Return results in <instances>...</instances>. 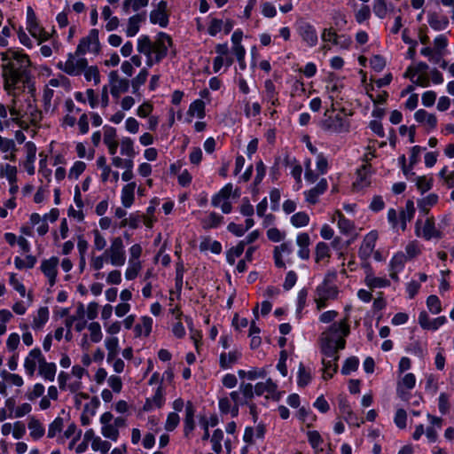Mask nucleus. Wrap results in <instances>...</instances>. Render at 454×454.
Here are the masks:
<instances>
[{
  "mask_svg": "<svg viewBox=\"0 0 454 454\" xmlns=\"http://www.w3.org/2000/svg\"><path fill=\"white\" fill-rule=\"evenodd\" d=\"M4 89L12 97L9 103L11 121L22 129L36 127L43 119V113L32 95H21L20 83L28 82L29 57L20 51L9 49L1 52Z\"/></svg>",
  "mask_w": 454,
  "mask_h": 454,
  "instance_id": "f257e3e1",
  "label": "nucleus"
},
{
  "mask_svg": "<svg viewBox=\"0 0 454 454\" xmlns=\"http://www.w3.org/2000/svg\"><path fill=\"white\" fill-rule=\"evenodd\" d=\"M350 333L348 317L332 324L320 336V350L323 354V379L328 380L337 372L338 352L345 348L346 337Z\"/></svg>",
  "mask_w": 454,
  "mask_h": 454,
  "instance_id": "f03ea898",
  "label": "nucleus"
},
{
  "mask_svg": "<svg viewBox=\"0 0 454 454\" xmlns=\"http://www.w3.org/2000/svg\"><path fill=\"white\" fill-rule=\"evenodd\" d=\"M171 45L172 40L170 36L160 32L153 42L147 35H140L137 39V51L139 54L145 57L146 67H152L167 56L168 48Z\"/></svg>",
  "mask_w": 454,
  "mask_h": 454,
  "instance_id": "7ed1b4c3",
  "label": "nucleus"
},
{
  "mask_svg": "<svg viewBox=\"0 0 454 454\" xmlns=\"http://www.w3.org/2000/svg\"><path fill=\"white\" fill-rule=\"evenodd\" d=\"M339 289L337 286L330 282L327 278L319 284L316 288L315 302L317 310H321L327 306L329 301L337 299Z\"/></svg>",
  "mask_w": 454,
  "mask_h": 454,
  "instance_id": "20e7f679",
  "label": "nucleus"
},
{
  "mask_svg": "<svg viewBox=\"0 0 454 454\" xmlns=\"http://www.w3.org/2000/svg\"><path fill=\"white\" fill-rule=\"evenodd\" d=\"M104 254L111 265L114 267L123 266L126 262V250L122 239L114 237L110 239V246L104 251Z\"/></svg>",
  "mask_w": 454,
  "mask_h": 454,
  "instance_id": "39448f33",
  "label": "nucleus"
},
{
  "mask_svg": "<svg viewBox=\"0 0 454 454\" xmlns=\"http://www.w3.org/2000/svg\"><path fill=\"white\" fill-rule=\"evenodd\" d=\"M428 66L425 62H418L407 67L403 76L409 78L413 83L420 87L429 86L427 75Z\"/></svg>",
  "mask_w": 454,
  "mask_h": 454,
  "instance_id": "423d86ee",
  "label": "nucleus"
},
{
  "mask_svg": "<svg viewBox=\"0 0 454 454\" xmlns=\"http://www.w3.org/2000/svg\"><path fill=\"white\" fill-rule=\"evenodd\" d=\"M88 65L84 58H76L75 55L69 53L65 62H59L57 67L71 76H77L82 74Z\"/></svg>",
  "mask_w": 454,
  "mask_h": 454,
  "instance_id": "0eeeda50",
  "label": "nucleus"
},
{
  "mask_svg": "<svg viewBox=\"0 0 454 454\" xmlns=\"http://www.w3.org/2000/svg\"><path fill=\"white\" fill-rule=\"evenodd\" d=\"M320 126L322 129L330 133H344L349 130V122L341 114L325 116Z\"/></svg>",
  "mask_w": 454,
  "mask_h": 454,
  "instance_id": "6e6552de",
  "label": "nucleus"
},
{
  "mask_svg": "<svg viewBox=\"0 0 454 454\" xmlns=\"http://www.w3.org/2000/svg\"><path fill=\"white\" fill-rule=\"evenodd\" d=\"M232 188L231 184H227L211 199V205L215 207H220L223 214H230L232 210V205L230 201Z\"/></svg>",
  "mask_w": 454,
  "mask_h": 454,
  "instance_id": "1a4fd4ad",
  "label": "nucleus"
},
{
  "mask_svg": "<svg viewBox=\"0 0 454 454\" xmlns=\"http://www.w3.org/2000/svg\"><path fill=\"white\" fill-rule=\"evenodd\" d=\"M99 51L98 32L91 29L89 35L81 39L76 51V56H82L86 53H98Z\"/></svg>",
  "mask_w": 454,
  "mask_h": 454,
  "instance_id": "9d476101",
  "label": "nucleus"
},
{
  "mask_svg": "<svg viewBox=\"0 0 454 454\" xmlns=\"http://www.w3.org/2000/svg\"><path fill=\"white\" fill-rule=\"evenodd\" d=\"M415 233L418 237H422L427 240L442 238V232L436 229L434 217H427L424 223L418 219Z\"/></svg>",
  "mask_w": 454,
  "mask_h": 454,
  "instance_id": "9b49d317",
  "label": "nucleus"
},
{
  "mask_svg": "<svg viewBox=\"0 0 454 454\" xmlns=\"http://www.w3.org/2000/svg\"><path fill=\"white\" fill-rule=\"evenodd\" d=\"M44 360L45 357L39 348H32L24 358L23 367L26 374L34 377Z\"/></svg>",
  "mask_w": 454,
  "mask_h": 454,
  "instance_id": "f8f14e48",
  "label": "nucleus"
},
{
  "mask_svg": "<svg viewBox=\"0 0 454 454\" xmlns=\"http://www.w3.org/2000/svg\"><path fill=\"white\" fill-rule=\"evenodd\" d=\"M108 77L110 93L115 98H118L121 94L127 92L131 86L130 81L121 77L117 71H111Z\"/></svg>",
  "mask_w": 454,
  "mask_h": 454,
  "instance_id": "ddd939ff",
  "label": "nucleus"
},
{
  "mask_svg": "<svg viewBox=\"0 0 454 454\" xmlns=\"http://www.w3.org/2000/svg\"><path fill=\"white\" fill-rule=\"evenodd\" d=\"M297 33L307 46L314 47L317 44V32L310 23L301 22L297 27Z\"/></svg>",
  "mask_w": 454,
  "mask_h": 454,
  "instance_id": "4468645a",
  "label": "nucleus"
},
{
  "mask_svg": "<svg viewBox=\"0 0 454 454\" xmlns=\"http://www.w3.org/2000/svg\"><path fill=\"white\" fill-rule=\"evenodd\" d=\"M377 239V231H371L364 236L358 250V256L361 260L366 262L372 256L374 252Z\"/></svg>",
  "mask_w": 454,
  "mask_h": 454,
  "instance_id": "2eb2a0df",
  "label": "nucleus"
},
{
  "mask_svg": "<svg viewBox=\"0 0 454 454\" xmlns=\"http://www.w3.org/2000/svg\"><path fill=\"white\" fill-rule=\"evenodd\" d=\"M254 393L258 396L265 395L266 398L275 400L280 398V394L278 392V386L271 379H267L266 381L256 383L254 386Z\"/></svg>",
  "mask_w": 454,
  "mask_h": 454,
  "instance_id": "dca6fc26",
  "label": "nucleus"
},
{
  "mask_svg": "<svg viewBox=\"0 0 454 454\" xmlns=\"http://www.w3.org/2000/svg\"><path fill=\"white\" fill-rule=\"evenodd\" d=\"M59 263V258L56 256H51L49 259L43 260L40 266L41 270L48 278V281L51 286L56 283Z\"/></svg>",
  "mask_w": 454,
  "mask_h": 454,
  "instance_id": "f3484780",
  "label": "nucleus"
},
{
  "mask_svg": "<svg viewBox=\"0 0 454 454\" xmlns=\"http://www.w3.org/2000/svg\"><path fill=\"white\" fill-rule=\"evenodd\" d=\"M339 408L344 419L349 426L359 427L364 423V419L353 412L347 399L340 398L339 400Z\"/></svg>",
  "mask_w": 454,
  "mask_h": 454,
  "instance_id": "a211bd4d",
  "label": "nucleus"
},
{
  "mask_svg": "<svg viewBox=\"0 0 454 454\" xmlns=\"http://www.w3.org/2000/svg\"><path fill=\"white\" fill-rule=\"evenodd\" d=\"M407 257L403 252L395 253L389 261V276L395 281L399 280L398 274L404 269Z\"/></svg>",
  "mask_w": 454,
  "mask_h": 454,
  "instance_id": "6ab92c4d",
  "label": "nucleus"
},
{
  "mask_svg": "<svg viewBox=\"0 0 454 454\" xmlns=\"http://www.w3.org/2000/svg\"><path fill=\"white\" fill-rule=\"evenodd\" d=\"M327 188L328 182L326 178H321L315 186L304 192L306 202L310 205L317 204L319 197L326 192Z\"/></svg>",
  "mask_w": 454,
  "mask_h": 454,
  "instance_id": "aec40b11",
  "label": "nucleus"
},
{
  "mask_svg": "<svg viewBox=\"0 0 454 454\" xmlns=\"http://www.w3.org/2000/svg\"><path fill=\"white\" fill-rule=\"evenodd\" d=\"M364 267L366 268L364 283L369 288H384L390 286V281L387 278L374 276L372 268L367 262L364 264Z\"/></svg>",
  "mask_w": 454,
  "mask_h": 454,
  "instance_id": "412c9836",
  "label": "nucleus"
},
{
  "mask_svg": "<svg viewBox=\"0 0 454 454\" xmlns=\"http://www.w3.org/2000/svg\"><path fill=\"white\" fill-rule=\"evenodd\" d=\"M168 4L166 1L159 2L157 9L150 13V21L153 24H158L161 27H166L168 24V16L167 14Z\"/></svg>",
  "mask_w": 454,
  "mask_h": 454,
  "instance_id": "4be33fe9",
  "label": "nucleus"
},
{
  "mask_svg": "<svg viewBox=\"0 0 454 454\" xmlns=\"http://www.w3.org/2000/svg\"><path fill=\"white\" fill-rule=\"evenodd\" d=\"M414 119L421 124L427 131L435 129L437 126V117L424 109H419L414 114Z\"/></svg>",
  "mask_w": 454,
  "mask_h": 454,
  "instance_id": "5701e85b",
  "label": "nucleus"
},
{
  "mask_svg": "<svg viewBox=\"0 0 454 454\" xmlns=\"http://www.w3.org/2000/svg\"><path fill=\"white\" fill-rule=\"evenodd\" d=\"M103 130V142L106 145L108 153L111 155H115L119 145L116 129L111 126H105Z\"/></svg>",
  "mask_w": 454,
  "mask_h": 454,
  "instance_id": "b1692460",
  "label": "nucleus"
},
{
  "mask_svg": "<svg viewBox=\"0 0 454 454\" xmlns=\"http://www.w3.org/2000/svg\"><path fill=\"white\" fill-rule=\"evenodd\" d=\"M429 426L426 428V436L429 442H435L438 439V430L442 427V419L430 413L427 414Z\"/></svg>",
  "mask_w": 454,
  "mask_h": 454,
  "instance_id": "393cba45",
  "label": "nucleus"
},
{
  "mask_svg": "<svg viewBox=\"0 0 454 454\" xmlns=\"http://www.w3.org/2000/svg\"><path fill=\"white\" fill-rule=\"evenodd\" d=\"M419 325L423 329L435 331L446 323V317L442 316L434 319H430L426 311H421L418 318Z\"/></svg>",
  "mask_w": 454,
  "mask_h": 454,
  "instance_id": "a878e982",
  "label": "nucleus"
},
{
  "mask_svg": "<svg viewBox=\"0 0 454 454\" xmlns=\"http://www.w3.org/2000/svg\"><path fill=\"white\" fill-rule=\"evenodd\" d=\"M293 253V244L291 241L283 242L274 248V262L277 267L285 268L286 262L284 257L290 255Z\"/></svg>",
  "mask_w": 454,
  "mask_h": 454,
  "instance_id": "bb28decb",
  "label": "nucleus"
},
{
  "mask_svg": "<svg viewBox=\"0 0 454 454\" xmlns=\"http://www.w3.org/2000/svg\"><path fill=\"white\" fill-rule=\"evenodd\" d=\"M240 357L241 352L239 349L222 352L219 356V365L223 370L230 369L238 363Z\"/></svg>",
  "mask_w": 454,
  "mask_h": 454,
  "instance_id": "cd10ccee",
  "label": "nucleus"
},
{
  "mask_svg": "<svg viewBox=\"0 0 454 454\" xmlns=\"http://www.w3.org/2000/svg\"><path fill=\"white\" fill-rule=\"evenodd\" d=\"M27 428L30 437L35 441L40 440L45 434L43 423L34 416L27 419Z\"/></svg>",
  "mask_w": 454,
  "mask_h": 454,
  "instance_id": "c85d7f7f",
  "label": "nucleus"
},
{
  "mask_svg": "<svg viewBox=\"0 0 454 454\" xmlns=\"http://www.w3.org/2000/svg\"><path fill=\"white\" fill-rule=\"evenodd\" d=\"M296 244L299 247V250L297 252L298 256L301 260H308L310 255L309 245H310V238L308 233L301 232L296 236Z\"/></svg>",
  "mask_w": 454,
  "mask_h": 454,
  "instance_id": "c756f323",
  "label": "nucleus"
},
{
  "mask_svg": "<svg viewBox=\"0 0 454 454\" xmlns=\"http://www.w3.org/2000/svg\"><path fill=\"white\" fill-rule=\"evenodd\" d=\"M165 403L164 390L161 385H159L154 395L147 398L144 405L145 411H153L160 408Z\"/></svg>",
  "mask_w": 454,
  "mask_h": 454,
  "instance_id": "7c9ffc66",
  "label": "nucleus"
},
{
  "mask_svg": "<svg viewBox=\"0 0 454 454\" xmlns=\"http://www.w3.org/2000/svg\"><path fill=\"white\" fill-rule=\"evenodd\" d=\"M153 320L148 316H143L140 321L134 326L136 337H148L153 330Z\"/></svg>",
  "mask_w": 454,
  "mask_h": 454,
  "instance_id": "2f4dec72",
  "label": "nucleus"
},
{
  "mask_svg": "<svg viewBox=\"0 0 454 454\" xmlns=\"http://www.w3.org/2000/svg\"><path fill=\"white\" fill-rule=\"evenodd\" d=\"M337 221V225L342 234H351L355 229V224L352 221L346 218L340 211H336L332 216V222Z\"/></svg>",
  "mask_w": 454,
  "mask_h": 454,
  "instance_id": "473e14b6",
  "label": "nucleus"
},
{
  "mask_svg": "<svg viewBox=\"0 0 454 454\" xmlns=\"http://www.w3.org/2000/svg\"><path fill=\"white\" fill-rule=\"evenodd\" d=\"M27 29L34 38L39 41V43L49 39L48 33L39 26L36 18L27 20Z\"/></svg>",
  "mask_w": 454,
  "mask_h": 454,
  "instance_id": "72a5a7b5",
  "label": "nucleus"
},
{
  "mask_svg": "<svg viewBox=\"0 0 454 454\" xmlns=\"http://www.w3.org/2000/svg\"><path fill=\"white\" fill-rule=\"evenodd\" d=\"M195 408L192 402H187L185 404V418L184 422V433L188 436L195 428Z\"/></svg>",
  "mask_w": 454,
  "mask_h": 454,
  "instance_id": "f704fd0d",
  "label": "nucleus"
},
{
  "mask_svg": "<svg viewBox=\"0 0 454 454\" xmlns=\"http://www.w3.org/2000/svg\"><path fill=\"white\" fill-rule=\"evenodd\" d=\"M427 22L430 27L435 31L444 30L449 26L448 17L436 12L428 14Z\"/></svg>",
  "mask_w": 454,
  "mask_h": 454,
  "instance_id": "c9c22d12",
  "label": "nucleus"
},
{
  "mask_svg": "<svg viewBox=\"0 0 454 454\" xmlns=\"http://www.w3.org/2000/svg\"><path fill=\"white\" fill-rule=\"evenodd\" d=\"M356 174L357 177L354 185L357 189H363L371 184V166L369 164H364Z\"/></svg>",
  "mask_w": 454,
  "mask_h": 454,
  "instance_id": "e433bc0d",
  "label": "nucleus"
},
{
  "mask_svg": "<svg viewBox=\"0 0 454 454\" xmlns=\"http://www.w3.org/2000/svg\"><path fill=\"white\" fill-rule=\"evenodd\" d=\"M57 373V365L53 362H47L46 359L40 364L38 369V375L44 380L52 382L55 380Z\"/></svg>",
  "mask_w": 454,
  "mask_h": 454,
  "instance_id": "4c0bfd02",
  "label": "nucleus"
},
{
  "mask_svg": "<svg viewBox=\"0 0 454 454\" xmlns=\"http://www.w3.org/2000/svg\"><path fill=\"white\" fill-rule=\"evenodd\" d=\"M49 309L47 307L39 308L33 315L31 327L35 330H41L49 320Z\"/></svg>",
  "mask_w": 454,
  "mask_h": 454,
  "instance_id": "58836bf2",
  "label": "nucleus"
},
{
  "mask_svg": "<svg viewBox=\"0 0 454 454\" xmlns=\"http://www.w3.org/2000/svg\"><path fill=\"white\" fill-rule=\"evenodd\" d=\"M136 183L131 182L127 184L121 189V200L124 207L129 208L132 206L135 200Z\"/></svg>",
  "mask_w": 454,
  "mask_h": 454,
  "instance_id": "ea45409f",
  "label": "nucleus"
},
{
  "mask_svg": "<svg viewBox=\"0 0 454 454\" xmlns=\"http://www.w3.org/2000/svg\"><path fill=\"white\" fill-rule=\"evenodd\" d=\"M438 200L439 197L436 193H429L417 200L418 208L420 213L427 215L430 208L438 203Z\"/></svg>",
  "mask_w": 454,
  "mask_h": 454,
  "instance_id": "a19ab883",
  "label": "nucleus"
},
{
  "mask_svg": "<svg viewBox=\"0 0 454 454\" xmlns=\"http://www.w3.org/2000/svg\"><path fill=\"white\" fill-rule=\"evenodd\" d=\"M238 375L240 379L255 380L257 379H264L267 376V371L264 368L254 367L247 371L239 370Z\"/></svg>",
  "mask_w": 454,
  "mask_h": 454,
  "instance_id": "79ce46f5",
  "label": "nucleus"
},
{
  "mask_svg": "<svg viewBox=\"0 0 454 454\" xmlns=\"http://www.w3.org/2000/svg\"><path fill=\"white\" fill-rule=\"evenodd\" d=\"M82 387L83 386L82 380L71 377V380L68 381L67 387H66L64 391H69L70 393L74 394L76 399H78V397L88 399L89 395L81 391Z\"/></svg>",
  "mask_w": 454,
  "mask_h": 454,
  "instance_id": "37998d69",
  "label": "nucleus"
},
{
  "mask_svg": "<svg viewBox=\"0 0 454 454\" xmlns=\"http://www.w3.org/2000/svg\"><path fill=\"white\" fill-rule=\"evenodd\" d=\"M30 223L32 226L36 227V231L40 236L45 235L49 231V225L45 219L37 213H33L30 215Z\"/></svg>",
  "mask_w": 454,
  "mask_h": 454,
  "instance_id": "c03bdc74",
  "label": "nucleus"
},
{
  "mask_svg": "<svg viewBox=\"0 0 454 454\" xmlns=\"http://www.w3.org/2000/svg\"><path fill=\"white\" fill-rule=\"evenodd\" d=\"M148 68L147 67L141 68L138 74L130 80L133 94H137L140 87L146 82L149 74Z\"/></svg>",
  "mask_w": 454,
  "mask_h": 454,
  "instance_id": "a18cd8bd",
  "label": "nucleus"
},
{
  "mask_svg": "<svg viewBox=\"0 0 454 454\" xmlns=\"http://www.w3.org/2000/svg\"><path fill=\"white\" fill-rule=\"evenodd\" d=\"M264 89H265V99L271 104V106H276L278 105V91L276 90V86L271 80H266L264 82Z\"/></svg>",
  "mask_w": 454,
  "mask_h": 454,
  "instance_id": "49530a36",
  "label": "nucleus"
},
{
  "mask_svg": "<svg viewBox=\"0 0 454 454\" xmlns=\"http://www.w3.org/2000/svg\"><path fill=\"white\" fill-rule=\"evenodd\" d=\"M187 114L191 117L202 119L205 117V103L201 99H196L191 103Z\"/></svg>",
  "mask_w": 454,
  "mask_h": 454,
  "instance_id": "de8ad7c7",
  "label": "nucleus"
},
{
  "mask_svg": "<svg viewBox=\"0 0 454 454\" xmlns=\"http://www.w3.org/2000/svg\"><path fill=\"white\" fill-rule=\"evenodd\" d=\"M105 346L107 349V363L111 362L112 358L118 356L119 353V340L117 337H108L105 340Z\"/></svg>",
  "mask_w": 454,
  "mask_h": 454,
  "instance_id": "09e8293b",
  "label": "nucleus"
},
{
  "mask_svg": "<svg viewBox=\"0 0 454 454\" xmlns=\"http://www.w3.org/2000/svg\"><path fill=\"white\" fill-rule=\"evenodd\" d=\"M200 251H211L213 254H219L222 252V245L210 238H204L200 243Z\"/></svg>",
  "mask_w": 454,
  "mask_h": 454,
  "instance_id": "8fccbe9b",
  "label": "nucleus"
},
{
  "mask_svg": "<svg viewBox=\"0 0 454 454\" xmlns=\"http://www.w3.org/2000/svg\"><path fill=\"white\" fill-rule=\"evenodd\" d=\"M218 405L222 413H231L232 417H236L239 414L238 408L233 405L229 396L221 397Z\"/></svg>",
  "mask_w": 454,
  "mask_h": 454,
  "instance_id": "3c124183",
  "label": "nucleus"
},
{
  "mask_svg": "<svg viewBox=\"0 0 454 454\" xmlns=\"http://www.w3.org/2000/svg\"><path fill=\"white\" fill-rule=\"evenodd\" d=\"M121 154L129 158L136 155L134 142L129 137H123L120 142Z\"/></svg>",
  "mask_w": 454,
  "mask_h": 454,
  "instance_id": "603ef678",
  "label": "nucleus"
},
{
  "mask_svg": "<svg viewBox=\"0 0 454 454\" xmlns=\"http://www.w3.org/2000/svg\"><path fill=\"white\" fill-rule=\"evenodd\" d=\"M17 168L8 163L0 164V176L5 177L9 183L17 182Z\"/></svg>",
  "mask_w": 454,
  "mask_h": 454,
  "instance_id": "864d4df0",
  "label": "nucleus"
},
{
  "mask_svg": "<svg viewBox=\"0 0 454 454\" xmlns=\"http://www.w3.org/2000/svg\"><path fill=\"white\" fill-rule=\"evenodd\" d=\"M311 372L306 369L302 363H300L297 372V384L299 387H303L309 384L311 380Z\"/></svg>",
  "mask_w": 454,
  "mask_h": 454,
  "instance_id": "5fc2aeb1",
  "label": "nucleus"
},
{
  "mask_svg": "<svg viewBox=\"0 0 454 454\" xmlns=\"http://www.w3.org/2000/svg\"><path fill=\"white\" fill-rule=\"evenodd\" d=\"M140 23H141V18L139 15H133L132 17H130L128 20L127 28H126L127 36H129V37L135 36L139 31Z\"/></svg>",
  "mask_w": 454,
  "mask_h": 454,
  "instance_id": "6e6d98bb",
  "label": "nucleus"
},
{
  "mask_svg": "<svg viewBox=\"0 0 454 454\" xmlns=\"http://www.w3.org/2000/svg\"><path fill=\"white\" fill-rule=\"evenodd\" d=\"M87 82H93L94 85L100 83V74L97 66H88L82 72Z\"/></svg>",
  "mask_w": 454,
  "mask_h": 454,
  "instance_id": "4d7b16f0",
  "label": "nucleus"
},
{
  "mask_svg": "<svg viewBox=\"0 0 454 454\" xmlns=\"http://www.w3.org/2000/svg\"><path fill=\"white\" fill-rule=\"evenodd\" d=\"M416 377L413 373H406L402 380L398 382L397 391L403 392V389L411 390L415 387Z\"/></svg>",
  "mask_w": 454,
  "mask_h": 454,
  "instance_id": "13d9d810",
  "label": "nucleus"
},
{
  "mask_svg": "<svg viewBox=\"0 0 454 454\" xmlns=\"http://www.w3.org/2000/svg\"><path fill=\"white\" fill-rule=\"evenodd\" d=\"M54 96V90L52 89L46 88L43 94V105L45 114H53L56 107L51 104L52 98Z\"/></svg>",
  "mask_w": 454,
  "mask_h": 454,
  "instance_id": "bf43d9fd",
  "label": "nucleus"
},
{
  "mask_svg": "<svg viewBox=\"0 0 454 454\" xmlns=\"http://www.w3.org/2000/svg\"><path fill=\"white\" fill-rule=\"evenodd\" d=\"M290 222L295 228L305 227L309 223V216L306 212L301 211L291 216Z\"/></svg>",
  "mask_w": 454,
  "mask_h": 454,
  "instance_id": "052dcab7",
  "label": "nucleus"
},
{
  "mask_svg": "<svg viewBox=\"0 0 454 454\" xmlns=\"http://www.w3.org/2000/svg\"><path fill=\"white\" fill-rule=\"evenodd\" d=\"M245 246L239 242L235 247H232L227 251L226 260L228 263L233 265L236 262V259L239 258L244 252Z\"/></svg>",
  "mask_w": 454,
  "mask_h": 454,
  "instance_id": "680f3d73",
  "label": "nucleus"
},
{
  "mask_svg": "<svg viewBox=\"0 0 454 454\" xmlns=\"http://www.w3.org/2000/svg\"><path fill=\"white\" fill-rule=\"evenodd\" d=\"M142 269L141 262L129 261L125 270V278L128 280L135 279Z\"/></svg>",
  "mask_w": 454,
  "mask_h": 454,
  "instance_id": "e2e57ef3",
  "label": "nucleus"
},
{
  "mask_svg": "<svg viewBox=\"0 0 454 454\" xmlns=\"http://www.w3.org/2000/svg\"><path fill=\"white\" fill-rule=\"evenodd\" d=\"M93 248L96 251H105L106 248L107 241L105 236L98 231L93 230Z\"/></svg>",
  "mask_w": 454,
  "mask_h": 454,
  "instance_id": "0e129e2a",
  "label": "nucleus"
},
{
  "mask_svg": "<svg viewBox=\"0 0 454 454\" xmlns=\"http://www.w3.org/2000/svg\"><path fill=\"white\" fill-rule=\"evenodd\" d=\"M407 350L411 354L419 358H423L427 354V343L414 341L411 343Z\"/></svg>",
  "mask_w": 454,
  "mask_h": 454,
  "instance_id": "69168bd1",
  "label": "nucleus"
},
{
  "mask_svg": "<svg viewBox=\"0 0 454 454\" xmlns=\"http://www.w3.org/2000/svg\"><path fill=\"white\" fill-rule=\"evenodd\" d=\"M64 427V419L61 417H57L49 425L47 436L49 438H54L59 434Z\"/></svg>",
  "mask_w": 454,
  "mask_h": 454,
  "instance_id": "338daca9",
  "label": "nucleus"
},
{
  "mask_svg": "<svg viewBox=\"0 0 454 454\" xmlns=\"http://www.w3.org/2000/svg\"><path fill=\"white\" fill-rule=\"evenodd\" d=\"M330 257V247L325 242H318L316 246L315 259L316 262L326 260Z\"/></svg>",
  "mask_w": 454,
  "mask_h": 454,
  "instance_id": "774afa93",
  "label": "nucleus"
}]
</instances>
